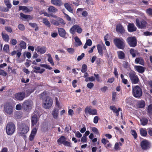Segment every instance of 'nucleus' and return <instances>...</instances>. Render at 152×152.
<instances>
[{"label":"nucleus","instance_id":"nucleus-21","mask_svg":"<svg viewBox=\"0 0 152 152\" xmlns=\"http://www.w3.org/2000/svg\"><path fill=\"white\" fill-rule=\"evenodd\" d=\"M58 33L59 35L61 37H64L65 36L66 32L64 29L62 28L58 29Z\"/></svg>","mask_w":152,"mask_h":152},{"label":"nucleus","instance_id":"nucleus-63","mask_svg":"<svg viewBox=\"0 0 152 152\" xmlns=\"http://www.w3.org/2000/svg\"><path fill=\"white\" fill-rule=\"evenodd\" d=\"M9 46L7 45H5L3 48V50L5 51L6 52H7L8 49H9Z\"/></svg>","mask_w":152,"mask_h":152},{"label":"nucleus","instance_id":"nucleus-35","mask_svg":"<svg viewBox=\"0 0 152 152\" xmlns=\"http://www.w3.org/2000/svg\"><path fill=\"white\" fill-rule=\"evenodd\" d=\"M140 134L142 136H145L147 134V132L145 129L141 128L140 129Z\"/></svg>","mask_w":152,"mask_h":152},{"label":"nucleus","instance_id":"nucleus-32","mask_svg":"<svg viewBox=\"0 0 152 152\" xmlns=\"http://www.w3.org/2000/svg\"><path fill=\"white\" fill-rule=\"evenodd\" d=\"M77 27V25H75L73 26L70 30V33L72 34H74Z\"/></svg>","mask_w":152,"mask_h":152},{"label":"nucleus","instance_id":"nucleus-7","mask_svg":"<svg viewBox=\"0 0 152 152\" xmlns=\"http://www.w3.org/2000/svg\"><path fill=\"white\" fill-rule=\"evenodd\" d=\"M4 111L7 114L11 115L13 112L12 107L9 103H6L4 107Z\"/></svg>","mask_w":152,"mask_h":152},{"label":"nucleus","instance_id":"nucleus-50","mask_svg":"<svg viewBox=\"0 0 152 152\" xmlns=\"http://www.w3.org/2000/svg\"><path fill=\"white\" fill-rule=\"evenodd\" d=\"M94 86V84L92 83H88L87 85V86L89 88L91 89Z\"/></svg>","mask_w":152,"mask_h":152},{"label":"nucleus","instance_id":"nucleus-38","mask_svg":"<svg viewBox=\"0 0 152 152\" xmlns=\"http://www.w3.org/2000/svg\"><path fill=\"white\" fill-rule=\"evenodd\" d=\"M76 42V44L78 46H80L82 44V42L79 38L77 37H75L74 38Z\"/></svg>","mask_w":152,"mask_h":152},{"label":"nucleus","instance_id":"nucleus-30","mask_svg":"<svg viewBox=\"0 0 152 152\" xmlns=\"http://www.w3.org/2000/svg\"><path fill=\"white\" fill-rule=\"evenodd\" d=\"M97 48L99 53L100 55H103L102 49V45L100 44H98L97 45Z\"/></svg>","mask_w":152,"mask_h":152},{"label":"nucleus","instance_id":"nucleus-37","mask_svg":"<svg viewBox=\"0 0 152 152\" xmlns=\"http://www.w3.org/2000/svg\"><path fill=\"white\" fill-rule=\"evenodd\" d=\"M140 121L141 124L142 125H146L148 122V120L146 118H143L142 119H140Z\"/></svg>","mask_w":152,"mask_h":152},{"label":"nucleus","instance_id":"nucleus-28","mask_svg":"<svg viewBox=\"0 0 152 152\" xmlns=\"http://www.w3.org/2000/svg\"><path fill=\"white\" fill-rule=\"evenodd\" d=\"M65 8L69 12L72 13L73 9L72 8L69 4L68 3H66L64 4Z\"/></svg>","mask_w":152,"mask_h":152},{"label":"nucleus","instance_id":"nucleus-31","mask_svg":"<svg viewBox=\"0 0 152 152\" xmlns=\"http://www.w3.org/2000/svg\"><path fill=\"white\" fill-rule=\"evenodd\" d=\"M58 142H69L66 141L65 137L64 136H61L57 140Z\"/></svg>","mask_w":152,"mask_h":152},{"label":"nucleus","instance_id":"nucleus-34","mask_svg":"<svg viewBox=\"0 0 152 152\" xmlns=\"http://www.w3.org/2000/svg\"><path fill=\"white\" fill-rule=\"evenodd\" d=\"M15 48L16 50H17L18 49V50H17V52H18L17 55L18 57V58H19L20 55H21V51L22 49L19 47L16 46L15 47Z\"/></svg>","mask_w":152,"mask_h":152},{"label":"nucleus","instance_id":"nucleus-14","mask_svg":"<svg viewBox=\"0 0 152 152\" xmlns=\"http://www.w3.org/2000/svg\"><path fill=\"white\" fill-rule=\"evenodd\" d=\"M35 50L37 52H39L40 53L42 54L45 52L46 49L45 47L39 46L37 47Z\"/></svg>","mask_w":152,"mask_h":152},{"label":"nucleus","instance_id":"nucleus-3","mask_svg":"<svg viewBox=\"0 0 152 152\" xmlns=\"http://www.w3.org/2000/svg\"><path fill=\"white\" fill-rule=\"evenodd\" d=\"M33 105V102L31 100H25L22 104V107L26 111H29L32 108Z\"/></svg>","mask_w":152,"mask_h":152},{"label":"nucleus","instance_id":"nucleus-41","mask_svg":"<svg viewBox=\"0 0 152 152\" xmlns=\"http://www.w3.org/2000/svg\"><path fill=\"white\" fill-rule=\"evenodd\" d=\"M48 61L50 63L52 64V65H54V64L52 58L51 57V56L50 54H48Z\"/></svg>","mask_w":152,"mask_h":152},{"label":"nucleus","instance_id":"nucleus-36","mask_svg":"<svg viewBox=\"0 0 152 152\" xmlns=\"http://www.w3.org/2000/svg\"><path fill=\"white\" fill-rule=\"evenodd\" d=\"M40 97L41 99H42V100H45L46 99L47 97H49V96H48L46 94V93L45 92H44L43 93H42L40 95Z\"/></svg>","mask_w":152,"mask_h":152},{"label":"nucleus","instance_id":"nucleus-4","mask_svg":"<svg viewBox=\"0 0 152 152\" xmlns=\"http://www.w3.org/2000/svg\"><path fill=\"white\" fill-rule=\"evenodd\" d=\"M124 41L122 39L116 38L114 40V42L115 45L120 49H123L125 46Z\"/></svg>","mask_w":152,"mask_h":152},{"label":"nucleus","instance_id":"nucleus-60","mask_svg":"<svg viewBox=\"0 0 152 152\" xmlns=\"http://www.w3.org/2000/svg\"><path fill=\"white\" fill-rule=\"evenodd\" d=\"M99 120V117L97 116H96L94 119V122L95 124H97Z\"/></svg>","mask_w":152,"mask_h":152},{"label":"nucleus","instance_id":"nucleus-39","mask_svg":"<svg viewBox=\"0 0 152 152\" xmlns=\"http://www.w3.org/2000/svg\"><path fill=\"white\" fill-rule=\"evenodd\" d=\"M20 45V48H21V49H25L26 48V44L25 42L23 41H21Z\"/></svg>","mask_w":152,"mask_h":152},{"label":"nucleus","instance_id":"nucleus-48","mask_svg":"<svg viewBox=\"0 0 152 152\" xmlns=\"http://www.w3.org/2000/svg\"><path fill=\"white\" fill-rule=\"evenodd\" d=\"M0 75L5 76L7 75V74L4 70L0 69Z\"/></svg>","mask_w":152,"mask_h":152},{"label":"nucleus","instance_id":"nucleus-27","mask_svg":"<svg viewBox=\"0 0 152 152\" xmlns=\"http://www.w3.org/2000/svg\"><path fill=\"white\" fill-rule=\"evenodd\" d=\"M48 10L49 12L55 13L58 11V10L53 6H50L48 9Z\"/></svg>","mask_w":152,"mask_h":152},{"label":"nucleus","instance_id":"nucleus-53","mask_svg":"<svg viewBox=\"0 0 152 152\" xmlns=\"http://www.w3.org/2000/svg\"><path fill=\"white\" fill-rule=\"evenodd\" d=\"M5 29L7 32L11 33L12 32V30L10 26H6L5 27Z\"/></svg>","mask_w":152,"mask_h":152},{"label":"nucleus","instance_id":"nucleus-2","mask_svg":"<svg viewBox=\"0 0 152 152\" xmlns=\"http://www.w3.org/2000/svg\"><path fill=\"white\" fill-rule=\"evenodd\" d=\"M132 94L133 96L137 98L140 97L142 95L141 88L138 86H134L132 89Z\"/></svg>","mask_w":152,"mask_h":152},{"label":"nucleus","instance_id":"nucleus-26","mask_svg":"<svg viewBox=\"0 0 152 152\" xmlns=\"http://www.w3.org/2000/svg\"><path fill=\"white\" fill-rule=\"evenodd\" d=\"M135 61L137 64L139 63L141 65H144V61L141 58H136Z\"/></svg>","mask_w":152,"mask_h":152},{"label":"nucleus","instance_id":"nucleus-45","mask_svg":"<svg viewBox=\"0 0 152 152\" xmlns=\"http://www.w3.org/2000/svg\"><path fill=\"white\" fill-rule=\"evenodd\" d=\"M43 22L45 25H47V26H50V24L49 22L46 19H43Z\"/></svg>","mask_w":152,"mask_h":152},{"label":"nucleus","instance_id":"nucleus-52","mask_svg":"<svg viewBox=\"0 0 152 152\" xmlns=\"http://www.w3.org/2000/svg\"><path fill=\"white\" fill-rule=\"evenodd\" d=\"M45 69H42L40 71H37L35 70H33V72L35 73H39L42 74L43 73V72L45 71Z\"/></svg>","mask_w":152,"mask_h":152},{"label":"nucleus","instance_id":"nucleus-17","mask_svg":"<svg viewBox=\"0 0 152 152\" xmlns=\"http://www.w3.org/2000/svg\"><path fill=\"white\" fill-rule=\"evenodd\" d=\"M140 146L143 150H147L150 147V143H140Z\"/></svg>","mask_w":152,"mask_h":152},{"label":"nucleus","instance_id":"nucleus-16","mask_svg":"<svg viewBox=\"0 0 152 152\" xmlns=\"http://www.w3.org/2000/svg\"><path fill=\"white\" fill-rule=\"evenodd\" d=\"M128 30L129 32H133L136 31L137 28L133 23H129L128 26Z\"/></svg>","mask_w":152,"mask_h":152},{"label":"nucleus","instance_id":"nucleus-40","mask_svg":"<svg viewBox=\"0 0 152 152\" xmlns=\"http://www.w3.org/2000/svg\"><path fill=\"white\" fill-rule=\"evenodd\" d=\"M145 103L144 101H142L139 102L138 106L140 108H143L145 106Z\"/></svg>","mask_w":152,"mask_h":152},{"label":"nucleus","instance_id":"nucleus-13","mask_svg":"<svg viewBox=\"0 0 152 152\" xmlns=\"http://www.w3.org/2000/svg\"><path fill=\"white\" fill-rule=\"evenodd\" d=\"M39 118L38 117L37 115L34 114H33L31 116L32 125L33 126L36 125L39 121Z\"/></svg>","mask_w":152,"mask_h":152},{"label":"nucleus","instance_id":"nucleus-9","mask_svg":"<svg viewBox=\"0 0 152 152\" xmlns=\"http://www.w3.org/2000/svg\"><path fill=\"white\" fill-rule=\"evenodd\" d=\"M21 134H25L27 133L29 130V128L26 124H21L19 126Z\"/></svg>","mask_w":152,"mask_h":152},{"label":"nucleus","instance_id":"nucleus-18","mask_svg":"<svg viewBox=\"0 0 152 152\" xmlns=\"http://www.w3.org/2000/svg\"><path fill=\"white\" fill-rule=\"evenodd\" d=\"M51 3L53 5L57 6H60L62 5L61 0H51Z\"/></svg>","mask_w":152,"mask_h":152},{"label":"nucleus","instance_id":"nucleus-10","mask_svg":"<svg viewBox=\"0 0 152 152\" xmlns=\"http://www.w3.org/2000/svg\"><path fill=\"white\" fill-rule=\"evenodd\" d=\"M136 21L137 26L140 28H144L146 26L147 23L145 20H140L138 19L137 18Z\"/></svg>","mask_w":152,"mask_h":152},{"label":"nucleus","instance_id":"nucleus-46","mask_svg":"<svg viewBox=\"0 0 152 152\" xmlns=\"http://www.w3.org/2000/svg\"><path fill=\"white\" fill-rule=\"evenodd\" d=\"M132 134L133 136L134 139H136L137 137V134L136 131L134 130H131Z\"/></svg>","mask_w":152,"mask_h":152},{"label":"nucleus","instance_id":"nucleus-43","mask_svg":"<svg viewBox=\"0 0 152 152\" xmlns=\"http://www.w3.org/2000/svg\"><path fill=\"white\" fill-rule=\"evenodd\" d=\"M95 80V78L94 77H93L92 76L91 77H88L86 78L85 80V81L86 82H88V81H93Z\"/></svg>","mask_w":152,"mask_h":152},{"label":"nucleus","instance_id":"nucleus-11","mask_svg":"<svg viewBox=\"0 0 152 152\" xmlns=\"http://www.w3.org/2000/svg\"><path fill=\"white\" fill-rule=\"evenodd\" d=\"M15 98L17 100L22 101L25 96V94L24 92H20L17 93L15 95Z\"/></svg>","mask_w":152,"mask_h":152},{"label":"nucleus","instance_id":"nucleus-47","mask_svg":"<svg viewBox=\"0 0 152 152\" xmlns=\"http://www.w3.org/2000/svg\"><path fill=\"white\" fill-rule=\"evenodd\" d=\"M19 29L21 31H23L25 29L24 26L22 24H20L18 25Z\"/></svg>","mask_w":152,"mask_h":152},{"label":"nucleus","instance_id":"nucleus-44","mask_svg":"<svg viewBox=\"0 0 152 152\" xmlns=\"http://www.w3.org/2000/svg\"><path fill=\"white\" fill-rule=\"evenodd\" d=\"M130 54L132 55L133 57H135L136 56V50L132 48L130 50Z\"/></svg>","mask_w":152,"mask_h":152},{"label":"nucleus","instance_id":"nucleus-61","mask_svg":"<svg viewBox=\"0 0 152 152\" xmlns=\"http://www.w3.org/2000/svg\"><path fill=\"white\" fill-rule=\"evenodd\" d=\"M75 134V136L78 138L82 136V134L78 131L76 132Z\"/></svg>","mask_w":152,"mask_h":152},{"label":"nucleus","instance_id":"nucleus-51","mask_svg":"<svg viewBox=\"0 0 152 152\" xmlns=\"http://www.w3.org/2000/svg\"><path fill=\"white\" fill-rule=\"evenodd\" d=\"M82 31V29L77 25V27L76 28V31L79 34L81 33Z\"/></svg>","mask_w":152,"mask_h":152},{"label":"nucleus","instance_id":"nucleus-15","mask_svg":"<svg viewBox=\"0 0 152 152\" xmlns=\"http://www.w3.org/2000/svg\"><path fill=\"white\" fill-rule=\"evenodd\" d=\"M59 110L57 108H55L52 113V115L53 118L57 119L58 117Z\"/></svg>","mask_w":152,"mask_h":152},{"label":"nucleus","instance_id":"nucleus-22","mask_svg":"<svg viewBox=\"0 0 152 152\" xmlns=\"http://www.w3.org/2000/svg\"><path fill=\"white\" fill-rule=\"evenodd\" d=\"M116 30L117 31L121 33H123L124 32L125 30L123 27L120 25H117L116 27Z\"/></svg>","mask_w":152,"mask_h":152},{"label":"nucleus","instance_id":"nucleus-49","mask_svg":"<svg viewBox=\"0 0 152 152\" xmlns=\"http://www.w3.org/2000/svg\"><path fill=\"white\" fill-rule=\"evenodd\" d=\"M67 51L70 54H73L74 52V49L73 48H69L67 49Z\"/></svg>","mask_w":152,"mask_h":152},{"label":"nucleus","instance_id":"nucleus-20","mask_svg":"<svg viewBox=\"0 0 152 152\" xmlns=\"http://www.w3.org/2000/svg\"><path fill=\"white\" fill-rule=\"evenodd\" d=\"M30 8L31 10H30L26 6H20L19 7V10H22L23 11H25L26 13L31 11L33 10V8L32 7H31Z\"/></svg>","mask_w":152,"mask_h":152},{"label":"nucleus","instance_id":"nucleus-54","mask_svg":"<svg viewBox=\"0 0 152 152\" xmlns=\"http://www.w3.org/2000/svg\"><path fill=\"white\" fill-rule=\"evenodd\" d=\"M92 131L95 134H99L98 129L95 127H92Z\"/></svg>","mask_w":152,"mask_h":152},{"label":"nucleus","instance_id":"nucleus-58","mask_svg":"<svg viewBox=\"0 0 152 152\" xmlns=\"http://www.w3.org/2000/svg\"><path fill=\"white\" fill-rule=\"evenodd\" d=\"M146 12L149 15H152V9L148 8L147 9Z\"/></svg>","mask_w":152,"mask_h":152},{"label":"nucleus","instance_id":"nucleus-64","mask_svg":"<svg viewBox=\"0 0 152 152\" xmlns=\"http://www.w3.org/2000/svg\"><path fill=\"white\" fill-rule=\"evenodd\" d=\"M148 132L149 134L151 136H152V128H150L148 129Z\"/></svg>","mask_w":152,"mask_h":152},{"label":"nucleus","instance_id":"nucleus-1","mask_svg":"<svg viewBox=\"0 0 152 152\" xmlns=\"http://www.w3.org/2000/svg\"><path fill=\"white\" fill-rule=\"evenodd\" d=\"M15 127L14 124L12 122L8 123L6 127V132L8 135H12L15 131Z\"/></svg>","mask_w":152,"mask_h":152},{"label":"nucleus","instance_id":"nucleus-8","mask_svg":"<svg viewBox=\"0 0 152 152\" xmlns=\"http://www.w3.org/2000/svg\"><path fill=\"white\" fill-rule=\"evenodd\" d=\"M52 104V100L50 97H47L43 105L44 107L47 109L50 108Z\"/></svg>","mask_w":152,"mask_h":152},{"label":"nucleus","instance_id":"nucleus-5","mask_svg":"<svg viewBox=\"0 0 152 152\" xmlns=\"http://www.w3.org/2000/svg\"><path fill=\"white\" fill-rule=\"evenodd\" d=\"M129 76L132 83L136 84L138 82L139 80L135 72H130L129 74Z\"/></svg>","mask_w":152,"mask_h":152},{"label":"nucleus","instance_id":"nucleus-56","mask_svg":"<svg viewBox=\"0 0 152 152\" xmlns=\"http://www.w3.org/2000/svg\"><path fill=\"white\" fill-rule=\"evenodd\" d=\"M58 21L59 22V23H60L64 25L66 23L65 22H64V20L62 19L61 18H58Z\"/></svg>","mask_w":152,"mask_h":152},{"label":"nucleus","instance_id":"nucleus-19","mask_svg":"<svg viewBox=\"0 0 152 152\" xmlns=\"http://www.w3.org/2000/svg\"><path fill=\"white\" fill-rule=\"evenodd\" d=\"M135 69L139 72L142 73L144 72V67L140 66H134Z\"/></svg>","mask_w":152,"mask_h":152},{"label":"nucleus","instance_id":"nucleus-42","mask_svg":"<svg viewBox=\"0 0 152 152\" xmlns=\"http://www.w3.org/2000/svg\"><path fill=\"white\" fill-rule=\"evenodd\" d=\"M87 70V65L85 64H83L82 66L81 72L83 73H85Z\"/></svg>","mask_w":152,"mask_h":152},{"label":"nucleus","instance_id":"nucleus-6","mask_svg":"<svg viewBox=\"0 0 152 152\" xmlns=\"http://www.w3.org/2000/svg\"><path fill=\"white\" fill-rule=\"evenodd\" d=\"M126 41L130 47H134L137 45V40L134 37H128L126 39Z\"/></svg>","mask_w":152,"mask_h":152},{"label":"nucleus","instance_id":"nucleus-25","mask_svg":"<svg viewBox=\"0 0 152 152\" xmlns=\"http://www.w3.org/2000/svg\"><path fill=\"white\" fill-rule=\"evenodd\" d=\"M147 112L148 116L151 117L152 115V104H150L148 106Z\"/></svg>","mask_w":152,"mask_h":152},{"label":"nucleus","instance_id":"nucleus-29","mask_svg":"<svg viewBox=\"0 0 152 152\" xmlns=\"http://www.w3.org/2000/svg\"><path fill=\"white\" fill-rule=\"evenodd\" d=\"M118 54L119 58L120 59H123L125 57V54L122 51H120L118 52Z\"/></svg>","mask_w":152,"mask_h":152},{"label":"nucleus","instance_id":"nucleus-12","mask_svg":"<svg viewBox=\"0 0 152 152\" xmlns=\"http://www.w3.org/2000/svg\"><path fill=\"white\" fill-rule=\"evenodd\" d=\"M85 112L86 114L88 113L90 115H95L97 114V110L96 109H91L88 107L85 108Z\"/></svg>","mask_w":152,"mask_h":152},{"label":"nucleus","instance_id":"nucleus-59","mask_svg":"<svg viewBox=\"0 0 152 152\" xmlns=\"http://www.w3.org/2000/svg\"><path fill=\"white\" fill-rule=\"evenodd\" d=\"M10 42L12 45H15L16 44L17 41L16 39H12L10 40Z\"/></svg>","mask_w":152,"mask_h":152},{"label":"nucleus","instance_id":"nucleus-24","mask_svg":"<svg viewBox=\"0 0 152 152\" xmlns=\"http://www.w3.org/2000/svg\"><path fill=\"white\" fill-rule=\"evenodd\" d=\"M20 15L22 17L26 19H27L28 20H31L32 19V18L31 15H25L22 12L20 13Z\"/></svg>","mask_w":152,"mask_h":152},{"label":"nucleus","instance_id":"nucleus-62","mask_svg":"<svg viewBox=\"0 0 152 152\" xmlns=\"http://www.w3.org/2000/svg\"><path fill=\"white\" fill-rule=\"evenodd\" d=\"M37 132V129L36 128H34L32 130L31 134L35 135Z\"/></svg>","mask_w":152,"mask_h":152},{"label":"nucleus","instance_id":"nucleus-55","mask_svg":"<svg viewBox=\"0 0 152 152\" xmlns=\"http://www.w3.org/2000/svg\"><path fill=\"white\" fill-rule=\"evenodd\" d=\"M86 43L89 46H91L92 44V42L91 40L89 39L86 40Z\"/></svg>","mask_w":152,"mask_h":152},{"label":"nucleus","instance_id":"nucleus-23","mask_svg":"<svg viewBox=\"0 0 152 152\" xmlns=\"http://www.w3.org/2000/svg\"><path fill=\"white\" fill-rule=\"evenodd\" d=\"M1 36L3 39L6 42H8L9 40V35L5 33H4L3 32L1 33Z\"/></svg>","mask_w":152,"mask_h":152},{"label":"nucleus","instance_id":"nucleus-57","mask_svg":"<svg viewBox=\"0 0 152 152\" xmlns=\"http://www.w3.org/2000/svg\"><path fill=\"white\" fill-rule=\"evenodd\" d=\"M84 56V53H82L80 56L78 57L77 58V60L78 61L81 60Z\"/></svg>","mask_w":152,"mask_h":152},{"label":"nucleus","instance_id":"nucleus-33","mask_svg":"<svg viewBox=\"0 0 152 152\" xmlns=\"http://www.w3.org/2000/svg\"><path fill=\"white\" fill-rule=\"evenodd\" d=\"M110 109L112 110L113 111L116 113L117 116H118L119 115L118 111L117 110V109L114 106H111L110 107Z\"/></svg>","mask_w":152,"mask_h":152}]
</instances>
